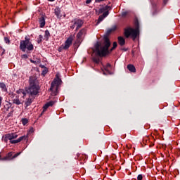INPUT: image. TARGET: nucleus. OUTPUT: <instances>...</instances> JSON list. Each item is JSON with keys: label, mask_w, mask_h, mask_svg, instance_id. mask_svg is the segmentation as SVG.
<instances>
[{"label": "nucleus", "mask_w": 180, "mask_h": 180, "mask_svg": "<svg viewBox=\"0 0 180 180\" xmlns=\"http://www.w3.org/2000/svg\"><path fill=\"white\" fill-rule=\"evenodd\" d=\"M127 68L130 72H136V67L134 65L129 64L127 65Z\"/></svg>", "instance_id": "aec40b11"}, {"label": "nucleus", "mask_w": 180, "mask_h": 180, "mask_svg": "<svg viewBox=\"0 0 180 180\" xmlns=\"http://www.w3.org/2000/svg\"><path fill=\"white\" fill-rule=\"evenodd\" d=\"M26 139H27V136L24 135L20 136V138H18V139L15 140H12L10 141L11 144H18V143H20V141H23V140H26Z\"/></svg>", "instance_id": "9d476101"}, {"label": "nucleus", "mask_w": 180, "mask_h": 180, "mask_svg": "<svg viewBox=\"0 0 180 180\" xmlns=\"http://www.w3.org/2000/svg\"><path fill=\"white\" fill-rule=\"evenodd\" d=\"M108 15H109V11L104 12L102 15L99 16L97 21V25H99V23L102 22V20H103V19H105V18H106Z\"/></svg>", "instance_id": "f8f14e48"}, {"label": "nucleus", "mask_w": 180, "mask_h": 180, "mask_svg": "<svg viewBox=\"0 0 180 180\" xmlns=\"http://www.w3.org/2000/svg\"><path fill=\"white\" fill-rule=\"evenodd\" d=\"M85 34H86V30L82 29L77 34V41L81 43L84 37H85Z\"/></svg>", "instance_id": "6e6552de"}, {"label": "nucleus", "mask_w": 180, "mask_h": 180, "mask_svg": "<svg viewBox=\"0 0 180 180\" xmlns=\"http://www.w3.org/2000/svg\"><path fill=\"white\" fill-rule=\"evenodd\" d=\"M13 103H15V105H22V103H23V101H21L20 100H19V97H16L13 99Z\"/></svg>", "instance_id": "412c9836"}, {"label": "nucleus", "mask_w": 180, "mask_h": 180, "mask_svg": "<svg viewBox=\"0 0 180 180\" xmlns=\"http://www.w3.org/2000/svg\"><path fill=\"white\" fill-rule=\"evenodd\" d=\"M56 77L52 82L51 84V88H50V91H51V95L53 96H56V95L58 94V88L61 85V83L63 82L58 74H57Z\"/></svg>", "instance_id": "20e7f679"}, {"label": "nucleus", "mask_w": 180, "mask_h": 180, "mask_svg": "<svg viewBox=\"0 0 180 180\" xmlns=\"http://www.w3.org/2000/svg\"><path fill=\"white\" fill-rule=\"evenodd\" d=\"M54 13L58 19H61V18H63V15L61 14V8H60V7H56Z\"/></svg>", "instance_id": "9b49d317"}, {"label": "nucleus", "mask_w": 180, "mask_h": 180, "mask_svg": "<svg viewBox=\"0 0 180 180\" xmlns=\"http://www.w3.org/2000/svg\"><path fill=\"white\" fill-rule=\"evenodd\" d=\"M137 179H138V180H143V174H139V175L137 176Z\"/></svg>", "instance_id": "7c9ffc66"}, {"label": "nucleus", "mask_w": 180, "mask_h": 180, "mask_svg": "<svg viewBox=\"0 0 180 180\" xmlns=\"http://www.w3.org/2000/svg\"><path fill=\"white\" fill-rule=\"evenodd\" d=\"M25 40H22L20 42V50L21 51H26V49L28 51H32L34 47L32 42H30V39L25 37Z\"/></svg>", "instance_id": "39448f33"}, {"label": "nucleus", "mask_w": 180, "mask_h": 180, "mask_svg": "<svg viewBox=\"0 0 180 180\" xmlns=\"http://www.w3.org/2000/svg\"><path fill=\"white\" fill-rule=\"evenodd\" d=\"M2 160L6 161H10V160H13V158H12V152L8 153L6 157L3 158Z\"/></svg>", "instance_id": "6ab92c4d"}, {"label": "nucleus", "mask_w": 180, "mask_h": 180, "mask_svg": "<svg viewBox=\"0 0 180 180\" xmlns=\"http://www.w3.org/2000/svg\"><path fill=\"white\" fill-rule=\"evenodd\" d=\"M49 2H54L55 0H48Z\"/></svg>", "instance_id": "58836bf2"}, {"label": "nucleus", "mask_w": 180, "mask_h": 180, "mask_svg": "<svg viewBox=\"0 0 180 180\" xmlns=\"http://www.w3.org/2000/svg\"><path fill=\"white\" fill-rule=\"evenodd\" d=\"M72 23H73V25L70 26V29H75L76 27V30H78L80 29V27H82V25H84V20L79 18H75L72 21Z\"/></svg>", "instance_id": "0eeeda50"}, {"label": "nucleus", "mask_w": 180, "mask_h": 180, "mask_svg": "<svg viewBox=\"0 0 180 180\" xmlns=\"http://www.w3.org/2000/svg\"><path fill=\"white\" fill-rule=\"evenodd\" d=\"M27 57H28L27 54H24V55L22 56V58H27Z\"/></svg>", "instance_id": "473e14b6"}, {"label": "nucleus", "mask_w": 180, "mask_h": 180, "mask_svg": "<svg viewBox=\"0 0 180 180\" xmlns=\"http://www.w3.org/2000/svg\"><path fill=\"white\" fill-rule=\"evenodd\" d=\"M41 39H43V36H41V35H39V39H38V43H41Z\"/></svg>", "instance_id": "c756f323"}, {"label": "nucleus", "mask_w": 180, "mask_h": 180, "mask_svg": "<svg viewBox=\"0 0 180 180\" xmlns=\"http://www.w3.org/2000/svg\"><path fill=\"white\" fill-rule=\"evenodd\" d=\"M17 94H18V95H23L22 98H25V96H26V94L25 92V90L20 89L19 90L17 91Z\"/></svg>", "instance_id": "5701e85b"}, {"label": "nucleus", "mask_w": 180, "mask_h": 180, "mask_svg": "<svg viewBox=\"0 0 180 180\" xmlns=\"http://www.w3.org/2000/svg\"><path fill=\"white\" fill-rule=\"evenodd\" d=\"M21 122H22L23 126H26V124H27V122H28L29 121H28L27 119H26V118H22V119L21 120Z\"/></svg>", "instance_id": "b1692460"}, {"label": "nucleus", "mask_w": 180, "mask_h": 180, "mask_svg": "<svg viewBox=\"0 0 180 180\" xmlns=\"http://www.w3.org/2000/svg\"><path fill=\"white\" fill-rule=\"evenodd\" d=\"M111 67H112V65H110V63H107L105 66H103V69H102L103 71V74L104 75L106 74V73H105L104 71H106V72L108 74H110V71H109V68H110Z\"/></svg>", "instance_id": "f3484780"}, {"label": "nucleus", "mask_w": 180, "mask_h": 180, "mask_svg": "<svg viewBox=\"0 0 180 180\" xmlns=\"http://www.w3.org/2000/svg\"><path fill=\"white\" fill-rule=\"evenodd\" d=\"M115 30H116V28H113V29H110L107 31L108 34H110V32H115Z\"/></svg>", "instance_id": "cd10ccee"}, {"label": "nucleus", "mask_w": 180, "mask_h": 180, "mask_svg": "<svg viewBox=\"0 0 180 180\" xmlns=\"http://www.w3.org/2000/svg\"><path fill=\"white\" fill-rule=\"evenodd\" d=\"M39 22L40 24V27H44L46 26V18H44V16H41L39 19Z\"/></svg>", "instance_id": "dca6fc26"}, {"label": "nucleus", "mask_w": 180, "mask_h": 180, "mask_svg": "<svg viewBox=\"0 0 180 180\" xmlns=\"http://www.w3.org/2000/svg\"><path fill=\"white\" fill-rule=\"evenodd\" d=\"M32 63H34L33 60H31Z\"/></svg>", "instance_id": "ea45409f"}, {"label": "nucleus", "mask_w": 180, "mask_h": 180, "mask_svg": "<svg viewBox=\"0 0 180 180\" xmlns=\"http://www.w3.org/2000/svg\"><path fill=\"white\" fill-rule=\"evenodd\" d=\"M126 14H127L126 12L122 13V16H126Z\"/></svg>", "instance_id": "e433bc0d"}, {"label": "nucleus", "mask_w": 180, "mask_h": 180, "mask_svg": "<svg viewBox=\"0 0 180 180\" xmlns=\"http://www.w3.org/2000/svg\"><path fill=\"white\" fill-rule=\"evenodd\" d=\"M1 105H2V97H0V108Z\"/></svg>", "instance_id": "f704fd0d"}, {"label": "nucleus", "mask_w": 180, "mask_h": 180, "mask_svg": "<svg viewBox=\"0 0 180 180\" xmlns=\"http://www.w3.org/2000/svg\"><path fill=\"white\" fill-rule=\"evenodd\" d=\"M74 40V37L70 35L65 41L64 44L61 45L58 49V51H61L62 50H68L71 45L72 44V41Z\"/></svg>", "instance_id": "423d86ee"}, {"label": "nucleus", "mask_w": 180, "mask_h": 180, "mask_svg": "<svg viewBox=\"0 0 180 180\" xmlns=\"http://www.w3.org/2000/svg\"><path fill=\"white\" fill-rule=\"evenodd\" d=\"M4 41L6 43V44H11V41L9 40V38L4 37Z\"/></svg>", "instance_id": "bb28decb"}, {"label": "nucleus", "mask_w": 180, "mask_h": 180, "mask_svg": "<svg viewBox=\"0 0 180 180\" xmlns=\"http://www.w3.org/2000/svg\"><path fill=\"white\" fill-rule=\"evenodd\" d=\"M103 1H105V0H95V2H96V4H99V3H101V2H103Z\"/></svg>", "instance_id": "2f4dec72"}, {"label": "nucleus", "mask_w": 180, "mask_h": 180, "mask_svg": "<svg viewBox=\"0 0 180 180\" xmlns=\"http://www.w3.org/2000/svg\"><path fill=\"white\" fill-rule=\"evenodd\" d=\"M0 88L4 91V92H6L8 91V89H6V85L4 82H0Z\"/></svg>", "instance_id": "4be33fe9"}, {"label": "nucleus", "mask_w": 180, "mask_h": 180, "mask_svg": "<svg viewBox=\"0 0 180 180\" xmlns=\"http://www.w3.org/2000/svg\"><path fill=\"white\" fill-rule=\"evenodd\" d=\"M44 37H45V39H49V37H50V32L49 30L45 31Z\"/></svg>", "instance_id": "393cba45"}, {"label": "nucleus", "mask_w": 180, "mask_h": 180, "mask_svg": "<svg viewBox=\"0 0 180 180\" xmlns=\"http://www.w3.org/2000/svg\"><path fill=\"white\" fill-rule=\"evenodd\" d=\"M109 47H110V41L108 37H104V41L102 46L99 49L97 47L96 49V56L93 57L94 63L96 64H99L101 63V59L99 57H105L109 54Z\"/></svg>", "instance_id": "f257e3e1"}, {"label": "nucleus", "mask_w": 180, "mask_h": 180, "mask_svg": "<svg viewBox=\"0 0 180 180\" xmlns=\"http://www.w3.org/2000/svg\"><path fill=\"white\" fill-rule=\"evenodd\" d=\"M112 9L110 6H105L104 7H101L99 9L98 13H105V12H109V10Z\"/></svg>", "instance_id": "ddd939ff"}, {"label": "nucleus", "mask_w": 180, "mask_h": 180, "mask_svg": "<svg viewBox=\"0 0 180 180\" xmlns=\"http://www.w3.org/2000/svg\"><path fill=\"white\" fill-rule=\"evenodd\" d=\"M18 155H20V153H15V154L12 157L13 160L14 158H16V157H18Z\"/></svg>", "instance_id": "c85d7f7f"}, {"label": "nucleus", "mask_w": 180, "mask_h": 180, "mask_svg": "<svg viewBox=\"0 0 180 180\" xmlns=\"http://www.w3.org/2000/svg\"><path fill=\"white\" fill-rule=\"evenodd\" d=\"M64 18H65V14L64 15Z\"/></svg>", "instance_id": "a19ab883"}, {"label": "nucleus", "mask_w": 180, "mask_h": 180, "mask_svg": "<svg viewBox=\"0 0 180 180\" xmlns=\"http://www.w3.org/2000/svg\"><path fill=\"white\" fill-rule=\"evenodd\" d=\"M30 86L27 90L28 95L31 96H36L40 91V86L39 85V80L36 76H31L29 79Z\"/></svg>", "instance_id": "f03ea898"}, {"label": "nucleus", "mask_w": 180, "mask_h": 180, "mask_svg": "<svg viewBox=\"0 0 180 180\" xmlns=\"http://www.w3.org/2000/svg\"><path fill=\"white\" fill-rule=\"evenodd\" d=\"M134 25L136 29L130 27L124 29V34L127 39L131 37L132 40H136V39H137V36L140 34V25L139 24V20H135Z\"/></svg>", "instance_id": "7ed1b4c3"}, {"label": "nucleus", "mask_w": 180, "mask_h": 180, "mask_svg": "<svg viewBox=\"0 0 180 180\" xmlns=\"http://www.w3.org/2000/svg\"><path fill=\"white\" fill-rule=\"evenodd\" d=\"M116 47H117V42H113L112 47L110 49V51H113V50H115V49H116Z\"/></svg>", "instance_id": "a878e982"}, {"label": "nucleus", "mask_w": 180, "mask_h": 180, "mask_svg": "<svg viewBox=\"0 0 180 180\" xmlns=\"http://www.w3.org/2000/svg\"><path fill=\"white\" fill-rule=\"evenodd\" d=\"M118 43L121 46H124L126 40L122 37H118Z\"/></svg>", "instance_id": "a211bd4d"}, {"label": "nucleus", "mask_w": 180, "mask_h": 180, "mask_svg": "<svg viewBox=\"0 0 180 180\" xmlns=\"http://www.w3.org/2000/svg\"><path fill=\"white\" fill-rule=\"evenodd\" d=\"M14 139H18V134L16 133H11V134H7L5 135L4 141L5 143H8V140L10 141H12Z\"/></svg>", "instance_id": "1a4fd4ad"}, {"label": "nucleus", "mask_w": 180, "mask_h": 180, "mask_svg": "<svg viewBox=\"0 0 180 180\" xmlns=\"http://www.w3.org/2000/svg\"><path fill=\"white\" fill-rule=\"evenodd\" d=\"M164 4H165V5H166V4L168 2V0H164Z\"/></svg>", "instance_id": "c9c22d12"}, {"label": "nucleus", "mask_w": 180, "mask_h": 180, "mask_svg": "<svg viewBox=\"0 0 180 180\" xmlns=\"http://www.w3.org/2000/svg\"><path fill=\"white\" fill-rule=\"evenodd\" d=\"M55 103H56L55 101H49V102L46 103L43 106V112H46V110H47V109H49V108H50V106H53V105H54Z\"/></svg>", "instance_id": "4468645a"}, {"label": "nucleus", "mask_w": 180, "mask_h": 180, "mask_svg": "<svg viewBox=\"0 0 180 180\" xmlns=\"http://www.w3.org/2000/svg\"><path fill=\"white\" fill-rule=\"evenodd\" d=\"M4 158H1V154H0V161H4Z\"/></svg>", "instance_id": "4c0bfd02"}, {"label": "nucleus", "mask_w": 180, "mask_h": 180, "mask_svg": "<svg viewBox=\"0 0 180 180\" xmlns=\"http://www.w3.org/2000/svg\"><path fill=\"white\" fill-rule=\"evenodd\" d=\"M33 99H34V96H30V97L27 98V101H25V105L27 107L30 106L33 102Z\"/></svg>", "instance_id": "2eb2a0df"}, {"label": "nucleus", "mask_w": 180, "mask_h": 180, "mask_svg": "<svg viewBox=\"0 0 180 180\" xmlns=\"http://www.w3.org/2000/svg\"><path fill=\"white\" fill-rule=\"evenodd\" d=\"M92 2V0H86V4H91Z\"/></svg>", "instance_id": "72a5a7b5"}]
</instances>
